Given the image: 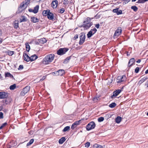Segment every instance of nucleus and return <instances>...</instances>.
<instances>
[{"label":"nucleus","instance_id":"f257e3e1","mask_svg":"<svg viewBox=\"0 0 148 148\" xmlns=\"http://www.w3.org/2000/svg\"><path fill=\"white\" fill-rule=\"evenodd\" d=\"M54 55L51 54L47 55L43 58L42 61V63L44 64H48L52 62L54 60Z\"/></svg>","mask_w":148,"mask_h":148},{"label":"nucleus","instance_id":"f03ea898","mask_svg":"<svg viewBox=\"0 0 148 148\" xmlns=\"http://www.w3.org/2000/svg\"><path fill=\"white\" fill-rule=\"evenodd\" d=\"M27 5L24 3V2H22L20 4V6L18 7V10L16 12L17 14H19L22 12L26 8Z\"/></svg>","mask_w":148,"mask_h":148},{"label":"nucleus","instance_id":"7ed1b4c3","mask_svg":"<svg viewBox=\"0 0 148 148\" xmlns=\"http://www.w3.org/2000/svg\"><path fill=\"white\" fill-rule=\"evenodd\" d=\"M67 48H61L57 51V53L59 55H62L64 54L69 50Z\"/></svg>","mask_w":148,"mask_h":148},{"label":"nucleus","instance_id":"20e7f679","mask_svg":"<svg viewBox=\"0 0 148 148\" xmlns=\"http://www.w3.org/2000/svg\"><path fill=\"white\" fill-rule=\"evenodd\" d=\"M95 124L94 122H90L87 125L86 127V130L89 131L95 128Z\"/></svg>","mask_w":148,"mask_h":148},{"label":"nucleus","instance_id":"39448f33","mask_svg":"<svg viewBox=\"0 0 148 148\" xmlns=\"http://www.w3.org/2000/svg\"><path fill=\"white\" fill-rule=\"evenodd\" d=\"M79 38L80 40L79 44L80 45H82L85 41L86 36L84 33L83 32H82L80 34Z\"/></svg>","mask_w":148,"mask_h":148},{"label":"nucleus","instance_id":"423d86ee","mask_svg":"<svg viewBox=\"0 0 148 148\" xmlns=\"http://www.w3.org/2000/svg\"><path fill=\"white\" fill-rule=\"evenodd\" d=\"M126 79V77L125 75L120 76L117 77L116 82L117 83H120L125 81Z\"/></svg>","mask_w":148,"mask_h":148},{"label":"nucleus","instance_id":"0eeeda50","mask_svg":"<svg viewBox=\"0 0 148 148\" xmlns=\"http://www.w3.org/2000/svg\"><path fill=\"white\" fill-rule=\"evenodd\" d=\"M65 73L63 69H60L58 71L53 72V75H60L62 76Z\"/></svg>","mask_w":148,"mask_h":148},{"label":"nucleus","instance_id":"6e6552de","mask_svg":"<svg viewBox=\"0 0 148 148\" xmlns=\"http://www.w3.org/2000/svg\"><path fill=\"white\" fill-rule=\"evenodd\" d=\"M93 24L92 22H86L84 21L83 25V27L86 29H89Z\"/></svg>","mask_w":148,"mask_h":148},{"label":"nucleus","instance_id":"1a4fd4ad","mask_svg":"<svg viewBox=\"0 0 148 148\" xmlns=\"http://www.w3.org/2000/svg\"><path fill=\"white\" fill-rule=\"evenodd\" d=\"M30 89V87L29 86H27L24 88L23 90L21 92L20 94L21 95L24 96L26 94Z\"/></svg>","mask_w":148,"mask_h":148},{"label":"nucleus","instance_id":"9d476101","mask_svg":"<svg viewBox=\"0 0 148 148\" xmlns=\"http://www.w3.org/2000/svg\"><path fill=\"white\" fill-rule=\"evenodd\" d=\"M122 88L121 89H118L114 91L113 92V95L110 97V98L113 99L114 97L117 96L122 91Z\"/></svg>","mask_w":148,"mask_h":148},{"label":"nucleus","instance_id":"9b49d317","mask_svg":"<svg viewBox=\"0 0 148 148\" xmlns=\"http://www.w3.org/2000/svg\"><path fill=\"white\" fill-rule=\"evenodd\" d=\"M122 31L121 28L120 27H119L115 31L114 36L118 37L119 36L121 33Z\"/></svg>","mask_w":148,"mask_h":148},{"label":"nucleus","instance_id":"f8f14e48","mask_svg":"<svg viewBox=\"0 0 148 148\" xmlns=\"http://www.w3.org/2000/svg\"><path fill=\"white\" fill-rule=\"evenodd\" d=\"M8 96V93L5 92H0V99H5Z\"/></svg>","mask_w":148,"mask_h":148},{"label":"nucleus","instance_id":"ddd939ff","mask_svg":"<svg viewBox=\"0 0 148 148\" xmlns=\"http://www.w3.org/2000/svg\"><path fill=\"white\" fill-rule=\"evenodd\" d=\"M23 57L24 60L27 62L30 61V57L27 54L25 53V52L23 53Z\"/></svg>","mask_w":148,"mask_h":148},{"label":"nucleus","instance_id":"4468645a","mask_svg":"<svg viewBox=\"0 0 148 148\" xmlns=\"http://www.w3.org/2000/svg\"><path fill=\"white\" fill-rule=\"evenodd\" d=\"M58 1L56 0L53 1L51 3V6L53 8H56L58 4Z\"/></svg>","mask_w":148,"mask_h":148},{"label":"nucleus","instance_id":"2eb2a0df","mask_svg":"<svg viewBox=\"0 0 148 148\" xmlns=\"http://www.w3.org/2000/svg\"><path fill=\"white\" fill-rule=\"evenodd\" d=\"M135 60L134 58H132L129 61L128 66L129 67H130L133 64L135 63Z\"/></svg>","mask_w":148,"mask_h":148},{"label":"nucleus","instance_id":"dca6fc26","mask_svg":"<svg viewBox=\"0 0 148 148\" xmlns=\"http://www.w3.org/2000/svg\"><path fill=\"white\" fill-rule=\"evenodd\" d=\"M113 12L116 13L117 15L120 14L122 13V10H119L118 8L114 9L113 10Z\"/></svg>","mask_w":148,"mask_h":148},{"label":"nucleus","instance_id":"f3484780","mask_svg":"<svg viewBox=\"0 0 148 148\" xmlns=\"http://www.w3.org/2000/svg\"><path fill=\"white\" fill-rule=\"evenodd\" d=\"M48 18L50 20H53L54 19V15L53 13L50 12H49L47 16Z\"/></svg>","mask_w":148,"mask_h":148},{"label":"nucleus","instance_id":"a211bd4d","mask_svg":"<svg viewBox=\"0 0 148 148\" xmlns=\"http://www.w3.org/2000/svg\"><path fill=\"white\" fill-rule=\"evenodd\" d=\"M38 58V56L36 54L32 55L30 57V61H33L35 60H36Z\"/></svg>","mask_w":148,"mask_h":148},{"label":"nucleus","instance_id":"6ab92c4d","mask_svg":"<svg viewBox=\"0 0 148 148\" xmlns=\"http://www.w3.org/2000/svg\"><path fill=\"white\" fill-rule=\"evenodd\" d=\"M21 18H20V22H26L27 20V18L24 16H21Z\"/></svg>","mask_w":148,"mask_h":148},{"label":"nucleus","instance_id":"aec40b11","mask_svg":"<svg viewBox=\"0 0 148 148\" xmlns=\"http://www.w3.org/2000/svg\"><path fill=\"white\" fill-rule=\"evenodd\" d=\"M38 41L41 44H44L47 41L44 38H42L38 39Z\"/></svg>","mask_w":148,"mask_h":148},{"label":"nucleus","instance_id":"412c9836","mask_svg":"<svg viewBox=\"0 0 148 148\" xmlns=\"http://www.w3.org/2000/svg\"><path fill=\"white\" fill-rule=\"evenodd\" d=\"M147 79V77H144L143 78H142L141 80H140L138 82V84L139 85H140L143 82H145Z\"/></svg>","mask_w":148,"mask_h":148},{"label":"nucleus","instance_id":"4be33fe9","mask_svg":"<svg viewBox=\"0 0 148 148\" xmlns=\"http://www.w3.org/2000/svg\"><path fill=\"white\" fill-rule=\"evenodd\" d=\"M71 56H70L67 57L64 60V61L63 62V63L64 64L67 63L71 59Z\"/></svg>","mask_w":148,"mask_h":148},{"label":"nucleus","instance_id":"5701e85b","mask_svg":"<svg viewBox=\"0 0 148 148\" xmlns=\"http://www.w3.org/2000/svg\"><path fill=\"white\" fill-rule=\"evenodd\" d=\"M14 26L15 28H17L18 27V20H15L14 22Z\"/></svg>","mask_w":148,"mask_h":148},{"label":"nucleus","instance_id":"b1692460","mask_svg":"<svg viewBox=\"0 0 148 148\" xmlns=\"http://www.w3.org/2000/svg\"><path fill=\"white\" fill-rule=\"evenodd\" d=\"M39 8V6L38 5H36L35 7H34L33 9L34 13L35 14L37 13L38 12Z\"/></svg>","mask_w":148,"mask_h":148},{"label":"nucleus","instance_id":"393cba45","mask_svg":"<svg viewBox=\"0 0 148 148\" xmlns=\"http://www.w3.org/2000/svg\"><path fill=\"white\" fill-rule=\"evenodd\" d=\"M32 21L34 23L38 22L39 21V20L37 18L34 17H31Z\"/></svg>","mask_w":148,"mask_h":148},{"label":"nucleus","instance_id":"a878e982","mask_svg":"<svg viewBox=\"0 0 148 148\" xmlns=\"http://www.w3.org/2000/svg\"><path fill=\"white\" fill-rule=\"evenodd\" d=\"M121 119L122 118L121 117L119 116H117L115 119V121L117 123H119L121 122Z\"/></svg>","mask_w":148,"mask_h":148},{"label":"nucleus","instance_id":"bb28decb","mask_svg":"<svg viewBox=\"0 0 148 148\" xmlns=\"http://www.w3.org/2000/svg\"><path fill=\"white\" fill-rule=\"evenodd\" d=\"M50 12V10H44L42 12V14L44 16H47L49 12Z\"/></svg>","mask_w":148,"mask_h":148},{"label":"nucleus","instance_id":"cd10ccee","mask_svg":"<svg viewBox=\"0 0 148 148\" xmlns=\"http://www.w3.org/2000/svg\"><path fill=\"white\" fill-rule=\"evenodd\" d=\"M5 77H10L11 78H13V76L12 75H11L10 73H5Z\"/></svg>","mask_w":148,"mask_h":148},{"label":"nucleus","instance_id":"c85d7f7f","mask_svg":"<svg viewBox=\"0 0 148 148\" xmlns=\"http://www.w3.org/2000/svg\"><path fill=\"white\" fill-rule=\"evenodd\" d=\"M66 140L65 137H63L60 139L58 141L59 143L60 144H62Z\"/></svg>","mask_w":148,"mask_h":148},{"label":"nucleus","instance_id":"c756f323","mask_svg":"<svg viewBox=\"0 0 148 148\" xmlns=\"http://www.w3.org/2000/svg\"><path fill=\"white\" fill-rule=\"evenodd\" d=\"M97 16V15L95 16L94 18H90V17H88L87 18H86V19L84 21H86V22H90L91 21V19H92L93 18H94L96 17Z\"/></svg>","mask_w":148,"mask_h":148},{"label":"nucleus","instance_id":"7c9ffc66","mask_svg":"<svg viewBox=\"0 0 148 148\" xmlns=\"http://www.w3.org/2000/svg\"><path fill=\"white\" fill-rule=\"evenodd\" d=\"M94 34H93V32H92L91 31H90L88 32L87 34L88 38H89L91 37Z\"/></svg>","mask_w":148,"mask_h":148},{"label":"nucleus","instance_id":"2f4dec72","mask_svg":"<svg viewBox=\"0 0 148 148\" xmlns=\"http://www.w3.org/2000/svg\"><path fill=\"white\" fill-rule=\"evenodd\" d=\"M25 45L27 51L29 52L30 49V46L27 42H26L25 43Z\"/></svg>","mask_w":148,"mask_h":148},{"label":"nucleus","instance_id":"473e14b6","mask_svg":"<svg viewBox=\"0 0 148 148\" xmlns=\"http://www.w3.org/2000/svg\"><path fill=\"white\" fill-rule=\"evenodd\" d=\"M116 104L115 102H113L109 105V107L111 108H113L116 106Z\"/></svg>","mask_w":148,"mask_h":148},{"label":"nucleus","instance_id":"72a5a7b5","mask_svg":"<svg viewBox=\"0 0 148 148\" xmlns=\"http://www.w3.org/2000/svg\"><path fill=\"white\" fill-rule=\"evenodd\" d=\"M102 146L97 144H95L94 145L93 148H103Z\"/></svg>","mask_w":148,"mask_h":148},{"label":"nucleus","instance_id":"f704fd0d","mask_svg":"<svg viewBox=\"0 0 148 148\" xmlns=\"http://www.w3.org/2000/svg\"><path fill=\"white\" fill-rule=\"evenodd\" d=\"M16 85L14 84L10 86V89L12 90H14L16 88Z\"/></svg>","mask_w":148,"mask_h":148},{"label":"nucleus","instance_id":"c9c22d12","mask_svg":"<svg viewBox=\"0 0 148 148\" xmlns=\"http://www.w3.org/2000/svg\"><path fill=\"white\" fill-rule=\"evenodd\" d=\"M34 139H31L29 142L27 144V146H28L31 145L34 142Z\"/></svg>","mask_w":148,"mask_h":148},{"label":"nucleus","instance_id":"e433bc0d","mask_svg":"<svg viewBox=\"0 0 148 148\" xmlns=\"http://www.w3.org/2000/svg\"><path fill=\"white\" fill-rule=\"evenodd\" d=\"M70 129V127L69 126H67L65 127L63 130V132H65L69 130Z\"/></svg>","mask_w":148,"mask_h":148},{"label":"nucleus","instance_id":"4c0bfd02","mask_svg":"<svg viewBox=\"0 0 148 148\" xmlns=\"http://www.w3.org/2000/svg\"><path fill=\"white\" fill-rule=\"evenodd\" d=\"M131 8L133 10L134 12H136L138 10V8L135 6H132L131 7Z\"/></svg>","mask_w":148,"mask_h":148},{"label":"nucleus","instance_id":"58836bf2","mask_svg":"<svg viewBox=\"0 0 148 148\" xmlns=\"http://www.w3.org/2000/svg\"><path fill=\"white\" fill-rule=\"evenodd\" d=\"M65 11V9L63 8H62L58 10V12L61 14H62Z\"/></svg>","mask_w":148,"mask_h":148},{"label":"nucleus","instance_id":"ea45409f","mask_svg":"<svg viewBox=\"0 0 148 148\" xmlns=\"http://www.w3.org/2000/svg\"><path fill=\"white\" fill-rule=\"evenodd\" d=\"M30 1L31 0H26L24 1L25 5H27V7L30 3Z\"/></svg>","mask_w":148,"mask_h":148},{"label":"nucleus","instance_id":"a19ab883","mask_svg":"<svg viewBox=\"0 0 148 148\" xmlns=\"http://www.w3.org/2000/svg\"><path fill=\"white\" fill-rule=\"evenodd\" d=\"M148 1V0H138L137 3H144Z\"/></svg>","mask_w":148,"mask_h":148},{"label":"nucleus","instance_id":"79ce46f5","mask_svg":"<svg viewBox=\"0 0 148 148\" xmlns=\"http://www.w3.org/2000/svg\"><path fill=\"white\" fill-rule=\"evenodd\" d=\"M104 120V117H101L99 118L98 119V121L99 122H101L103 121Z\"/></svg>","mask_w":148,"mask_h":148},{"label":"nucleus","instance_id":"37998d69","mask_svg":"<svg viewBox=\"0 0 148 148\" xmlns=\"http://www.w3.org/2000/svg\"><path fill=\"white\" fill-rule=\"evenodd\" d=\"M90 31H91L92 32H93V34H94L97 31V30L95 28H94L92 29H91Z\"/></svg>","mask_w":148,"mask_h":148},{"label":"nucleus","instance_id":"c03bdc74","mask_svg":"<svg viewBox=\"0 0 148 148\" xmlns=\"http://www.w3.org/2000/svg\"><path fill=\"white\" fill-rule=\"evenodd\" d=\"M8 53V55L9 56H12L14 54V52L13 51H9Z\"/></svg>","mask_w":148,"mask_h":148},{"label":"nucleus","instance_id":"a18cd8bd","mask_svg":"<svg viewBox=\"0 0 148 148\" xmlns=\"http://www.w3.org/2000/svg\"><path fill=\"white\" fill-rule=\"evenodd\" d=\"M77 126L75 124L73 123L71 125V129L72 130H73L75 127H76Z\"/></svg>","mask_w":148,"mask_h":148},{"label":"nucleus","instance_id":"49530a36","mask_svg":"<svg viewBox=\"0 0 148 148\" xmlns=\"http://www.w3.org/2000/svg\"><path fill=\"white\" fill-rule=\"evenodd\" d=\"M85 145L86 147L88 148L89 147L90 145V143L89 142H87L85 143Z\"/></svg>","mask_w":148,"mask_h":148},{"label":"nucleus","instance_id":"de8ad7c7","mask_svg":"<svg viewBox=\"0 0 148 148\" xmlns=\"http://www.w3.org/2000/svg\"><path fill=\"white\" fill-rule=\"evenodd\" d=\"M139 68L138 67H137L135 69V72L136 73H137L139 72Z\"/></svg>","mask_w":148,"mask_h":148},{"label":"nucleus","instance_id":"09e8293b","mask_svg":"<svg viewBox=\"0 0 148 148\" xmlns=\"http://www.w3.org/2000/svg\"><path fill=\"white\" fill-rule=\"evenodd\" d=\"M81 121V120H79L78 121H76L74 123L75 125L77 126L79 124V122Z\"/></svg>","mask_w":148,"mask_h":148},{"label":"nucleus","instance_id":"8fccbe9b","mask_svg":"<svg viewBox=\"0 0 148 148\" xmlns=\"http://www.w3.org/2000/svg\"><path fill=\"white\" fill-rule=\"evenodd\" d=\"M23 68V65H20L19 66L18 69V70L22 69Z\"/></svg>","mask_w":148,"mask_h":148},{"label":"nucleus","instance_id":"3c124183","mask_svg":"<svg viewBox=\"0 0 148 148\" xmlns=\"http://www.w3.org/2000/svg\"><path fill=\"white\" fill-rule=\"evenodd\" d=\"M3 118V113L2 112H0V119Z\"/></svg>","mask_w":148,"mask_h":148},{"label":"nucleus","instance_id":"603ef678","mask_svg":"<svg viewBox=\"0 0 148 148\" xmlns=\"http://www.w3.org/2000/svg\"><path fill=\"white\" fill-rule=\"evenodd\" d=\"M95 26L97 29H98L99 28L100 25L99 23L96 24L95 25Z\"/></svg>","mask_w":148,"mask_h":148},{"label":"nucleus","instance_id":"864d4df0","mask_svg":"<svg viewBox=\"0 0 148 148\" xmlns=\"http://www.w3.org/2000/svg\"><path fill=\"white\" fill-rule=\"evenodd\" d=\"M7 124V123L6 122H5V123H4L3 124L1 125L3 127H5Z\"/></svg>","mask_w":148,"mask_h":148},{"label":"nucleus","instance_id":"5fc2aeb1","mask_svg":"<svg viewBox=\"0 0 148 148\" xmlns=\"http://www.w3.org/2000/svg\"><path fill=\"white\" fill-rule=\"evenodd\" d=\"M67 1L64 0L63 1V4L65 5L67 4L68 3H67Z\"/></svg>","mask_w":148,"mask_h":148},{"label":"nucleus","instance_id":"6e6d98bb","mask_svg":"<svg viewBox=\"0 0 148 148\" xmlns=\"http://www.w3.org/2000/svg\"><path fill=\"white\" fill-rule=\"evenodd\" d=\"M28 11L30 12H32L34 13V11H33V10L31 9H29L28 10Z\"/></svg>","mask_w":148,"mask_h":148},{"label":"nucleus","instance_id":"4d7b16f0","mask_svg":"<svg viewBox=\"0 0 148 148\" xmlns=\"http://www.w3.org/2000/svg\"><path fill=\"white\" fill-rule=\"evenodd\" d=\"M78 36L77 34H76V35H75L74 37V39H77L78 38Z\"/></svg>","mask_w":148,"mask_h":148},{"label":"nucleus","instance_id":"13d9d810","mask_svg":"<svg viewBox=\"0 0 148 148\" xmlns=\"http://www.w3.org/2000/svg\"><path fill=\"white\" fill-rule=\"evenodd\" d=\"M141 60L140 59H138L137 61H136V62L137 63H139L140 62Z\"/></svg>","mask_w":148,"mask_h":148},{"label":"nucleus","instance_id":"bf43d9fd","mask_svg":"<svg viewBox=\"0 0 148 148\" xmlns=\"http://www.w3.org/2000/svg\"><path fill=\"white\" fill-rule=\"evenodd\" d=\"M145 85L147 86V87H148V80L145 83Z\"/></svg>","mask_w":148,"mask_h":148},{"label":"nucleus","instance_id":"052dcab7","mask_svg":"<svg viewBox=\"0 0 148 148\" xmlns=\"http://www.w3.org/2000/svg\"><path fill=\"white\" fill-rule=\"evenodd\" d=\"M130 0H124V1H125L126 2V3H127L129 2Z\"/></svg>","mask_w":148,"mask_h":148},{"label":"nucleus","instance_id":"680f3d73","mask_svg":"<svg viewBox=\"0 0 148 148\" xmlns=\"http://www.w3.org/2000/svg\"><path fill=\"white\" fill-rule=\"evenodd\" d=\"M39 41H36L35 42V43L36 45H39Z\"/></svg>","mask_w":148,"mask_h":148},{"label":"nucleus","instance_id":"e2e57ef3","mask_svg":"<svg viewBox=\"0 0 148 148\" xmlns=\"http://www.w3.org/2000/svg\"><path fill=\"white\" fill-rule=\"evenodd\" d=\"M126 52H127V56H130V54L128 52L126 51Z\"/></svg>","mask_w":148,"mask_h":148},{"label":"nucleus","instance_id":"0e129e2a","mask_svg":"<svg viewBox=\"0 0 148 148\" xmlns=\"http://www.w3.org/2000/svg\"><path fill=\"white\" fill-rule=\"evenodd\" d=\"M45 78V77L44 76L43 77H42V79H41L42 80H43Z\"/></svg>","mask_w":148,"mask_h":148},{"label":"nucleus","instance_id":"69168bd1","mask_svg":"<svg viewBox=\"0 0 148 148\" xmlns=\"http://www.w3.org/2000/svg\"><path fill=\"white\" fill-rule=\"evenodd\" d=\"M96 99H97V100H98V99H97V97H95L93 98V100L95 101V100Z\"/></svg>","mask_w":148,"mask_h":148},{"label":"nucleus","instance_id":"338daca9","mask_svg":"<svg viewBox=\"0 0 148 148\" xmlns=\"http://www.w3.org/2000/svg\"><path fill=\"white\" fill-rule=\"evenodd\" d=\"M145 74H147L148 73V69H147L145 72Z\"/></svg>","mask_w":148,"mask_h":148},{"label":"nucleus","instance_id":"774afa93","mask_svg":"<svg viewBox=\"0 0 148 148\" xmlns=\"http://www.w3.org/2000/svg\"><path fill=\"white\" fill-rule=\"evenodd\" d=\"M2 42V39L1 38H0V43H1Z\"/></svg>","mask_w":148,"mask_h":148}]
</instances>
